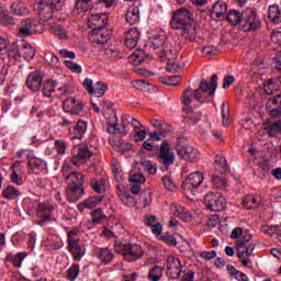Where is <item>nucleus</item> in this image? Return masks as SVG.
<instances>
[{
  "label": "nucleus",
  "instance_id": "nucleus-1",
  "mask_svg": "<svg viewBox=\"0 0 281 281\" xmlns=\"http://www.w3.org/2000/svg\"><path fill=\"white\" fill-rule=\"evenodd\" d=\"M171 30H180V35L188 43H195L201 26L194 20V13L189 9H180L173 12L169 23Z\"/></svg>",
  "mask_w": 281,
  "mask_h": 281
},
{
  "label": "nucleus",
  "instance_id": "nucleus-2",
  "mask_svg": "<svg viewBox=\"0 0 281 281\" xmlns=\"http://www.w3.org/2000/svg\"><path fill=\"white\" fill-rule=\"evenodd\" d=\"M65 2L60 0H37L36 12L40 21L56 23L65 21L67 16L63 13Z\"/></svg>",
  "mask_w": 281,
  "mask_h": 281
},
{
  "label": "nucleus",
  "instance_id": "nucleus-3",
  "mask_svg": "<svg viewBox=\"0 0 281 281\" xmlns=\"http://www.w3.org/2000/svg\"><path fill=\"white\" fill-rule=\"evenodd\" d=\"M218 87V76L212 75L211 82L206 80H202L199 89L190 90L187 89L183 91L181 97V102L184 104L182 111H190L192 109L190 104H192V100H196L200 104H203V93H207V95L212 97L216 93V89Z\"/></svg>",
  "mask_w": 281,
  "mask_h": 281
},
{
  "label": "nucleus",
  "instance_id": "nucleus-4",
  "mask_svg": "<svg viewBox=\"0 0 281 281\" xmlns=\"http://www.w3.org/2000/svg\"><path fill=\"white\" fill-rule=\"evenodd\" d=\"M262 27V21L258 16V11L254 8H247L241 15V32H256Z\"/></svg>",
  "mask_w": 281,
  "mask_h": 281
},
{
  "label": "nucleus",
  "instance_id": "nucleus-5",
  "mask_svg": "<svg viewBox=\"0 0 281 281\" xmlns=\"http://www.w3.org/2000/svg\"><path fill=\"white\" fill-rule=\"evenodd\" d=\"M115 251L124 256L126 262H135L144 256V248L138 244H115Z\"/></svg>",
  "mask_w": 281,
  "mask_h": 281
},
{
  "label": "nucleus",
  "instance_id": "nucleus-6",
  "mask_svg": "<svg viewBox=\"0 0 281 281\" xmlns=\"http://www.w3.org/2000/svg\"><path fill=\"white\" fill-rule=\"evenodd\" d=\"M205 179V175L201 171H194L191 172L187 179L183 180L182 182V188L184 192H190L194 196L196 194H201L203 192V181Z\"/></svg>",
  "mask_w": 281,
  "mask_h": 281
},
{
  "label": "nucleus",
  "instance_id": "nucleus-7",
  "mask_svg": "<svg viewBox=\"0 0 281 281\" xmlns=\"http://www.w3.org/2000/svg\"><path fill=\"white\" fill-rule=\"evenodd\" d=\"M68 251L71 254L74 260H76L77 262H80L87 254V248L80 245L78 231L68 232Z\"/></svg>",
  "mask_w": 281,
  "mask_h": 281
},
{
  "label": "nucleus",
  "instance_id": "nucleus-8",
  "mask_svg": "<svg viewBox=\"0 0 281 281\" xmlns=\"http://www.w3.org/2000/svg\"><path fill=\"white\" fill-rule=\"evenodd\" d=\"M204 204L211 212H223L227 207V200L221 192H209L204 196Z\"/></svg>",
  "mask_w": 281,
  "mask_h": 281
},
{
  "label": "nucleus",
  "instance_id": "nucleus-9",
  "mask_svg": "<svg viewBox=\"0 0 281 281\" xmlns=\"http://www.w3.org/2000/svg\"><path fill=\"white\" fill-rule=\"evenodd\" d=\"M72 166H79L83 161H87L93 157V151L91 150V146L87 144L76 145L71 150Z\"/></svg>",
  "mask_w": 281,
  "mask_h": 281
},
{
  "label": "nucleus",
  "instance_id": "nucleus-10",
  "mask_svg": "<svg viewBox=\"0 0 281 281\" xmlns=\"http://www.w3.org/2000/svg\"><path fill=\"white\" fill-rule=\"evenodd\" d=\"M158 161L159 164H161L165 168V170H168V168H170V166H172L175 164V153L171 151L170 149V143H168V140H165L161 145H160V149L158 151Z\"/></svg>",
  "mask_w": 281,
  "mask_h": 281
},
{
  "label": "nucleus",
  "instance_id": "nucleus-11",
  "mask_svg": "<svg viewBox=\"0 0 281 281\" xmlns=\"http://www.w3.org/2000/svg\"><path fill=\"white\" fill-rule=\"evenodd\" d=\"M237 247V257L239 258L243 267L251 266V256H254V250L256 249V244H235Z\"/></svg>",
  "mask_w": 281,
  "mask_h": 281
},
{
  "label": "nucleus",
  "instance_id": "nucleus-12",
  "mask_svg": "<svg viewBox=\"0 0 281 281\" xmlns=\"http://www.w3.org/2000/svg\"><path fill=\"white\" fill-rule=\"evenodd\" d=\"M88 25L92 34H100L109 25V15L106 13H94L88 20Z\"/></svg>",
  "mask_w": 281,
  "mask_h": 281
},
{
  "label": "nucleus",
  "instance_id": "nucleus-13",
  "mask_svg": "<svg viewBox=\"0 0 281 281\" xmlns=\"http://www.w3.org/2000/svg\"><path fill=\"white\" fill-rule=\"evenodd\" d=\"M83 87L90 95H94V98H102L106 91H109V86L104 81H98L93 86V80L86 78L83 80Z\"/></svg>",
  "mask_w": 281,
  "mask_h": 281
},
{
  "label": "nucleus",
  "instance_id": "nucleus-14",
  "mask_svg": "<svg viewBox=\"0 0 281 281\" xmlns=\"http://www.w3.org/2000/svg\"><path fill=\"white\" fill-rule=\"evenodd\" d=\"M54 212V206L49 203L42 202L37 205V225L45 227V225L52 223V214Z\"/></svg>",
  "mask_w": 281,
  "mask_h": 281
},
{
  "label": "nucleus",
  "instance_id": "nucleus-15",
  "mask_svg": "<svg viewBox=\"0 0 281 281\" xmlns=\"http://www.w3.org/2000/svg\"><path fill=\"white\" fill-rule=\"evenodd\" d=\"M176 150L184 161H199V150L190 145H176Z\"/></svg>",
  "mask_w": 281,
  "mask_h": 281
},
{
  "label": "nucleus",
  "instance_id": "nucleus-16",
  "mask_svg": "<svg viewBox=\"0 0 281 281\" xmlns=\"http://www.w3.org/2000/svg\"><path fill=\"white\" fill-rule=\"evenodd\" d=\"M69 170H71V166L68 164H65L61 168L63 177H65V180L68 181L67 186H85V176L80 172L74 171L68 173Z\"/></svg>",
  "mask_w": 281,
  "mask_h": 281
},
{
  "label": "nucleus",
  "instance_id": "nucleus-17",
  "mask_svg": "<svg viewBox=\"0 0 281 281\" xmlns=\"http://www.w3.org/2000/svg\"><path fill=\"white\" fill-rule=\"evenodd\" d=\"M181 260L175 256H169L167 259V276L171 280H177L181 276Z\"/></svg>",
  "mask_w": 281,
  "mask_h": 281
},
{
  "label": "nucleus",
  "instance_id": "nucleus-18",
  "mask_svg": "<svg viewBox=\"0 0 281 281\" xmlns=\"http://www.w3.org/2000/svg\"><path fill=\"white\" fill-rule=\"evenodd\" d=\"M63 109L65 113H71L72 115H79L85 111V103L76 98H67L63 102Z\"/></svg>",
  "mask_w": 281,
  "mask_h": 281
},
{
  "label": "nucleus",
  "instance_id": "nucleus-19",
  "mask_svg": "<svg viewBox=\"0 0 281 281\" xmlns=\"http://www.w3.org/2000/svg\"><path fill=\"white\" fill-rule=\"evenodd\" d=\"M131 124V115L123 114L121 117V125L120 123H109L108 124V133L111 135H126V127Z\"/></svg>",
  "mask_w": 281,
  "mask_h": 281
},
{
  "label": "nucleus",
  "instance_id": "nucleus-20",
  "mask_svg": "<svg viewBox=\"0 0 281 281\" xmlns=\"http://www.w3.org/2000/svg\"><path fill=\"white\" fill-rule=\"evenodd\" d=\"M43 78L45 76L43 72L40 71H33L29 74L26 77V87L30 91H33V93H36V91H41V88L43 87Z\"/></svg>",
  "mask_w": 281,
  "mask_h": 281
},
{
  "label": "nucleus",
  "instance_id": "nucleus-21",
  "mask_svg": "<svg viewBox=\"0 0 281 281\" xmlns=\"http://www.w3.org/2000/svg\"><path fill=\"white\" fill-rule=\"evenodd\" d=\"M266 111L270 117H281V94L271 97L266 102Z\"/></svg>",
  "mask_w": 281,
  "mask_h": 281
},
{
  "label": "nucleus",
  "instance_id": "nucleus-22",
  "mask_svg": "<svg viewBox=\"0 0 281 281\" xmlns=\"http://www.w3.org/2000/svg\"><path fill=\"white\" fill-rule=\"evenodd\" d=\"M151 44L156 49H159L160 58H168V54H172V48L166 45V34L155 35Z\"/></svg>",
  "mask_w": 281,
  "mask_h": 281
},
{
  "label": "nucleus",
  "instance_id": "nucleus-23",
  "mask_svg": "<svg viewBox=\"0 0 281 281\" xmlns=\"http://www.w3.org/2000/svg\"><path fill=\"white\" fill-rule=\"evenodd\" d=\"M83 194L85 186H66V199L69 201V203H76V201H80Z\"/></svg>",
  "mask_w": 281,
  "mask_h": 281
},
{
  "label": "nucleus",
  "instance_id": "nucleus-24",
  "mask_svg": "<svg viewBox=\"0 0 281 281\" xmlns=\"http://www.w3.org/2000/svg\"><path fill=\"white\" fill-rule=\"evenodd\" d=\"M27 167L33 175H41V172H45V170H47V162L41 158L27 156Z\"/></svg>",
  "mask_w": 281,
  "mask_h": 281
},
{
  "label": "nucleus",
  "instance_id": "nucleus-25",
  "mask_svg": "<svg viewBox=\"0 0 281 281\" xmlns=\"http://www.w3.org/2000/svg\"><path fill=\"white\" fill-rule=\"evenodd\" d=\"M15 56L24 60H32L36 56V49L27 42H23L15 50Z\"/></svg>",
  "mask_w": 281,
  "mask_h": 281
},
{
  "label": "nucleus",
  "instance_id": "nucleus-26",
  "mask_svg": "<svg viewBox=\"0 0 281 281\" xmlns=\"http://www.w3.org/2000/svg\"><path fill=\"white\" fill-rule=\"evenodd\" d=\"M170 212L180 221H184V223H190L192 221V215L188 211V209L179 205V204H171Z\"/></svg>",
  "mask_w": 281,
  "mask_h": 281
},
{
  "label": "nucleus",
  "instance_id": "nucleus-27",
  "mask_svg": "<svg viewBox=\"0 0 281 281\" xmlns=\"http://www.w3.org/2000/svg\"><path fill=\"white\" fill-rule=\"evenodd\" d=\"M225 14H227V4L223 1L215 2L211 10L212 19L214 21H221L225 19Z\"/></svg>",
  "mask_w": 281,
  "mask_h": 281
},
{
  "label": "nucleus",
  "instance_id": "nucleus-28",
  "mask_svg": "<svg viewBox=\"0 0 281 281\" xmlns=\"http://www.w3.org/2000/svg\"><path fill=\"white\" fill-rule=\"evenodd\" d=\"M281 87V77H277L273 79H268L263 83V92L266 95H273V93H278Z\"/></svg>",
  "mask_w": 281,
  "mask_h": 281
},
{
  "label": "nucleus",
  "instance_id": "nucleus-29",
  "mask_svg": "<svg viewBox=\"0 0 281 281\" xmlns=\"http://www.w3.org/2000/svg\"><path fill=\"white\" fill-rule=\"evenodd\" d=\"M117 196L123 205H127V207H135L137 205V200L124 187H117Z\"/></svg>",
  "mask_w": 281,
  "mask_h": 281
},
{
  "label": "nucleus",
  "instance_id": "nucleus-30",
  "mask_svg": "<svg viewBox=\"0 0 281 281\" xmlns=\"http://www.w3.org/2000/svg\"><path fill=\"white\" fill-rule=\"evenodd\" d=\"M140 34L137 29H130L125 34V45L128 49H135L139 43Z\"/></svg>",
  "mask_w": 281,
  "mask_h": 281
},
{
  "label": "nucleus",
  "instance_id": "nucleus-31",
  "mask_svg": "<svg viewBox=\"0 0 281 281\" xmlns=\"http://www.w3.org/2000/svg\"><path fill=\"white\" fill-rule=\"evenodd\" d=\"M139 5H142V3L138 2L127 9L125 20L130 25H136V23H139Z\"/></svg>",
  "mask_w": 281,
  "mask_h": 281
},
{
  "label": "nucleus",
  "instance_id": "nucleus-32",
  "mask_svg": "<svg viewBox=\"0 0 281 281\" xmlns=\"http://www.w3.org/2000/svg\"><path fill=\"white\" fill-rule=\"evenodd\" d=\"M263 131H266L270 137H278V135H281V119L273 122H265Z\"/></svg>",
  "mask_w": 281,
  "mask_h": 281
},
{
  "label": "nucleus",
  "instance_id": "nucleus-33",
  "mask_svg": "<svg viewBox=\"0 0 281 281\" xmlns=\"http://www.w3.org/2000/svg\"><path fill=\"white\" fill-rule=\"evenodd\" d=\"M212 184L215 190H222V192H227V190H229V182H227L225 176L221 173L212 176Z\"/></svg>",
  "mask_w": 281,
  "mask_h": 281
},
{
  "label": "nucleus",
  "instance_id": "nucleus-34",
  "mask_svg": "<svg viewBox=\"0 0 281 281\" xmlns=\"http://www.w3.org/2000/svg\"><path fill=\"white\" fill-rule=\"evenodd\" d=\"M85 133H87V121L79 120L71 131L72 139H82L85 137Z\"/></svg>",
  "mask_w": 281,
  "mask_h": 281
},
{
  "label": "nucleus",
  "instance_id": "nucleus-35",
  "mask_svg": "<svg viewBox=\"0 0 281 281\" xmlns=\"http://www.w3.org/2000/svg\"><path fill=\"white\" fill-rule=\"evenodd\" d=\"M214 168L217 175H227V170H229V167L227 166V159H225V156H215Z\"/></svg>",
  "mask_w": 281,
  "mask_h": 281
},
{
  "label": "nucleus",
  "instance_id": "nucleus-36",
  "mask_svg": "<svg viewBox=\"0 0 281 281\" xmlns=\"http://www.w3.org/2000/svg\"><path fill=\"white\" fill-rule=\"evenodd\" d=\"M27 258V254L25 251L18 252L16 255L8 254L5 258V262H11L13 267L16 269H21V265H23V261Z\"/></svg>",
  "mask_w": 281,
  "mask_h": 281
},
{
  "label": "nucleus",
  "instance_id": "nucleus-37",
  "mask_svg": "<svg viewBox=\"0 0 281 281\" xmlns=\"http://www.w3.org/2000/svg\"><path fill=\"white\" fill-rule=\"evenodd\" d=\"M104 56L108 60H122L124 53L117 46H108L104 48Z\"/></svg>",
  "mask_w": 281,
  "mask_h": 281
},
{
  "label": "nucleus",
  "instance_id": "nucleus-38",
  "mask_svg": "<svg viewBox=\"0 0 281 281\" xmlns=\"http://www.w3.org/2000/svg\"><path fill=\"white\" fill-rule=\"evenodd\" d=\"M11 12L15 16H25L26 14H30V9L25 7V3L21 0H15L11 4Z\"/></svg>",
  "mask_w": 281,
  "mask_h": 281
},
{
  "label": "nucleus",
  "instance_id": "nucleus-39",
  "mask_svg": "<svg viewBox=\"0 0 281 281\" xmlns=\"http://www.w3.org/2000/svg\"><path fill=\"white\" fill-rule=\"evenodd\" d=\"M97 258L102 262V265H109L115 258L113 250L109 248H100L97 252Z\"/></svg>",
  "mask_w": 281,
  "mask_h": 281
},
{
  "label": "nucleus",
  "instance_id": "nucleus-40",
  "mask_svg": "<svg viewBox=\"0 0 281 281\" xmlns=\"http://www.w3.org/2000/svg\"><path fill=\"white\" fill-rule=\"evenodd\" d=\"M44 245L48 251H56L63 247V239L58 236H50L44 241Z\"/></svg>",
  "mask_w": 281,
  "mask_h": 281
},
{
  "label": "nucleus",
  "instance_id": "nucleus-41",
  "mask_svg": "<svg viewBox=\"0 0 281 281\" xmlns=\"http://www.w3.org/2000/svg\"><path fill=\"white\" fill-rule=\"evenodd\" d=\"M243 207L245 210H256L260 205V199L256 195H246L241 201Z\"/></svg>",
  "mask_w": 281,
  "mask_h": 281
},
{
  "label": "nucleus",
  "instance_id": "nucleus-42",
  "mask_svg": "<svg viewBox=\"0 0 281 281\" xmlns=\"http://www.w3.org/2000/svg\"><path fill=\"white\" fill-rule=\"evenodd\" d=\"M226 21H228V23L231 25H238L241 27L243 25V12L240 13V11L238 10H231L227 15H226Z\"/></svg>",
  "mask_w": 281,
  "mask_h": 281
},
{
  "label": "nucleus",
  "instance_id": "nucleus-43",
  "mask_svg": "<svg viewBox=\"0 0 281 281\" xmlns=\"http://www.w3.org/2000/svg\"><path fill=\"white\" fill-rule=\"evenodd\" d=\"M2 196L7 201H14V199H19L21 196V191L14 186H8L4 190H2Z\"/></svg>",
  "mask_w": 281,
  "mask_h": 281
},
{
  "label": "nucleus",
  "instance_id": "nucleus-44",
  "mask_svg": "<svg viewBox=\"0 0 281 281\" xmlns=\"http://www.w3.org/2000/svg\"><path fill=\"white\" fill-rule=\"evenodd\" d=\"M58 87V81L56 80H46L44 81L42 93L44 98H52V93L56 91V88Z\"/></svg>",
  "mask_w": 281,
  "mask_h": 281
},
{
  "label": "nucleus",
  "instance_id": "nucleus-45",
  "mask_svg": "<svg viewBox=\"0 0 281 281\" xmlns=\"http://www.w3.org/2000/svg\"><path fill=\"white\" fill-rule=\"evenodd\" d=\"M268 16L272 20V23H281V7L272 4L268 8Z\"/></svg>",
  "mask_w": 281,
  "mask_h": 281
},
{
  "label": "nucleus",
  "instance_id": "nucleus-46",
  "mask_svg": "<svg viewBox=\"0 0 281 281\" xmlns=\"http://www.w3.org/2000/svg\"><path fill=\"white\" fill-rule=\"evenodd\" d=\"M222 124L227 128L232 124V114L228 102L222 103Z\"/></svg>",
  "mask_w": 281,
  "mask_h": 281
},
{
  "label": "nucleus",
  "instance_id": "nucleus-47",
  "mask_svg": "<svg viewBox=\"0 0 281 281\" xmlns=\"http://www.w3.org/2000/svg\"><path fill=\"white\" fill-rule=\"evenodd\" d=\"M11 168H12V173L10 176L11 183H14L15 186H23V177L21 176V166L13 165Z\"/></svg>",
  "mask_w": 281,
  "mask_h": 281
},
{
  "label": "nucleus",
  "instance_id": "nucleus-48",
  "mask_svg": "<svg viewBox=\"0 0 281 281\" xmlns=\"http://www.w3.org/2000/svg\"><path fill=\"white\" fill-rule=\"evenodd\" d=\"M34 27V22L31 19H26L22 21L21 27H20V34L21 36H32V30Z\"/></svg>",
  "mask_w": 281,
  "mask_h": 281
},
{
  "label": "nucleus",
  "instance_id": "nucleus-49",
  "mask_svg": "<svg viewBox=\"0 0 281 281\" xmlns=\"http://www.w3.org/2000/svg\"><path fill=\"white\" fill-rule=\"evenodd\" d=\"M183 113H187V115H184V120H187V122L191 124H196V122H201V112H194V110L190 108L189 110L183 111Z\"/></svg>",
  "mask_w": 281,
  "mask_h": 281
},
{
  "label": "nucleus",
  "instance_id": "nucleus-50",
  "mask_svg": "<svg viewBox=\"0 0 281 281\" xmlns=\"http://www.w3.org/2000/svg\"><path fill=\"white\" fill-rule=\"evenodd\" d=\"M164 278V268L159 266H155L154 268L149 269L148 280L150 281H158Z\"/></svg>",
  "mask_w": 281,
  "mask_h": 281
},
{
  "label": "nucleus",
  "instance_id": "nucleus-51",
  "mask_svg": "<svg viewBox=\"0 0 281 281\" xmlns=\"http://www.w3.org/2000/svg\"><path fill=\"white\" fill-rule=\"evenodd\" d=\"M92 36H94V43H98V45H104L106 41H109V31H106V27L104 30H101L99 33H92Z\"/></svg>",
  "mask_w": 281,
  "mask_h": 281
},
{
  "label": "nucleus",
  "instance_id": "nucleus-52",
  "mask_svg": "<svg viewBox=\"0 0 281 281\" xmlns=\"http://www.w3.org/2000/svg\"><path fill=\"white\" fill-rule=\"evenodd\" d=\"M140 166L148 172V175H157V167L146 158L140 159Z\"/></svg>",
  "mask_w": 281,
  "mask_h": 281
},
{
  "label": "nucleus",
  "instance_id": "nucleus-53",
  "mask_svg": "<svg viewBox=\"0 0 281 281\" xmlns=\"http://www.w3.org/2000/svg\"><path fill=\"white\" fill-rule=\"evenodd\" d=\"M102 202V195L99 196H90L88 200L83 202L85 207L88 210H93V207H98V204Z\"/></svg>",
  "mask_w": 281,
  "mask_h": 281
},
{
  "label": "nucleus",
  "instance_id": "nucleus-54",
  "mask_svg": "<svg viewBox=\"0 0 281 281\" xmlns=\"http://www.w3.org/2000/svg\"><path fill=\"white\" fill-rule=\"evenodd\" d=\"M56 91L58 98H69V95L74 93V89L69 85H64L59 87Z\"/></svg>",
  "mask_w": 281,
  "mask_h": 281
},
{
  "label": "nucleus",
  "instance_id": "nucleus-55",
  "mask_svg": "<svg viewBox=\"0 0 281 281\" xmlns=\"http://www.w3.org/2000/svg\"><path fill=\"white\" fill-rule=\"evenodd\" d=\"M90 186L93 192H97V194H102V190H104V181L102 179H92Z\"/></svg>",
  "mask_w": 281,
  "mask_h": 281
},
{
  "label": "nucleus",
  "instance_id": "nucleus-56",
  "mask_svg": "<svg viewBox=\"0 0 281 281\" xmlns=\"http://www.w3.org/2000/svg\"><path fill=\"white\" fill-rule=\"evenodd\" d=\"M78 276H80V266H78V265H72V266L68 269L67 280H69V281H76V278H78Z\"/></svg>",
  "mask_w": 281,
  "mask_h": 281
},
{
  "label": "nucleus",
  "instance_id": "nucleus-57",
  "mask_svg": "<svg viewBox=\"0 0 281 281\" xmlns=\"http://www.w3.org/2000/svg\"><path fill=\"white\" fill-rule=\"evenodd\" d=\"M52 32L55 36H58V38H67V29L60 24L52 26Z\"/></svg>",
  "mask_w": 281,
  "mask_h": 281
},
{
  "label": "nucleus",
  "instance_id": "nucleus-58",
  "mask_svg": "<svg viewBox=\"0 0 281 281\" xmlns=\"http://www.w3.org/2000/svg\"><path fill=\"white\" fill-rule=\"evenodd\" d=\"M91 1L93 0H76L75 8L79 12H87L89 11V4L91 3Z\"/></svg>",
  "mask_w": 281,
  "mask_h": 281
},
{
  "label": "nucleus",
  "instance_id": "nucleus-59",
  "mask_svg": "<svg viewBox=\"0 0 281 281\" xmlns=\"http://www.w3.org/2000/svg\"><path fill=\"white\" fill-rule=\"evenodd\" d=\"M162 186H165L166 190H169V192H175V190H177V184H175V181L170 176H165L162 178Z\"/></svg>",
  "mask_w": 281,
  "mask_h": 281
},
{
  "label": "nucleus",
  "instance_id": "nucleus-60",
  "mask_svg": "<svg viewBox=\"0 0 281 281\" xmlns=\"http://www.w3.org/2000/svg\"><path fill=\"white\" fill-rule=\"evenodd\" d=\"M139 201L143 203V207H148L153 202V198L150 196V190L143 192L139 194Z\"/></svg>",
  "mask_w": 281,
  "mask_h": 281
},
{
  "label": "nucleus",
  "instance_id": "nucleus-61",
  "mask_svg": "<svg viewBox=\"0 0 281 281\" xmlns=\"http://www.w3.org/2000/svg\"><path fill=\"white\" fill-rule=\"evenodd\" d=\"M65 66L67 67V69L72 71V74H82V66L76 64L75 61L66 60Z\"/></svg>",
  "mask_w": 281,
  "mask_h": 281
},
{
  "label": "nucleus",
  "instance_id": "nucleus-62",
  "mask_svg": "<svg viewBox=\"0 0 281 281\" xmlns=\"http://www.w3.org/2000/svg\"><path fill=\"white\" fill-rule=\"evenodd\" d=\"M132 58L135 65H142V63H144V59L146 58V53H144L143 49H139L132 55Z\"/></svg>",
  "mask_w": 281,
  "mask_h": 281
},
{
  "label": "nucleus",
  "instance_id": "nucleus-63",
  "mask_svg": "<svg viewBox=\"0 0 281 281\" xmlns=\"http://www.w3.org/2000/svg\"><path fill=\"white\" fill-rule=\"evenodd\" d=\"M55 148L59 155H65L67 151V143H65L63 139H57L55 140Z\"/></svg>",
  "mask_w": 281,
  "mask_h": 281
},
{
  "label": "nucleus",
  "instance_id": "nucleus-64",
  "mask_svg": "<svg viewBox=\"0 0 281 281\" xmlns=\"http://www.w3.org/2000/svg\"><path fill=\"white\" fill-rule=\"evenodd\" d=\"M270 38L274 45H281V29L273 30Z\"/></svg>",
  "mask_w": 281,
  "mask_h": 281
}]
</instances>
